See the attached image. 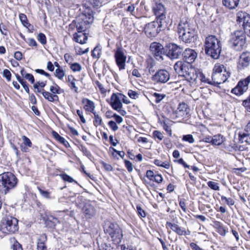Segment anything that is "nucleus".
Returning a JSON list of instances; mask_svg holds the SVG:
<instances>
[{"mask_svg": "<svg viewBox=\"0 0 250 250\" xmlns=\"http://www.w3.org/2000/svg\"><path fill=\"white\" fill-rule=\"evenodd\" d=\"M178 33L180 39L186 43L194 42L197 36L196 26L186 18L181 20L178 26Z\"/></svg>", "mask_w": 250, "mask_h": 250, "instance_id": "obj_1", "label": "nucleus"}, {"mask_svg": "<svg viewBox=\"0 0 250 250\" xmlns=\"http://www.w3.org/2000/svg\"><path fill=\"white\" fill-rule=\"evenodd\" d=\"M94 20L93 12L88 7L83 10L82 13L73 21L69 26L76 27L78 32H84L92 23Z\"/></svg>", "mask_w": 250, "mask_h": 250, "instance_id": "obj_2", "label": "nucleus"}, {"mask_svg": "<svg viewBox=\"0 0 250 250\" xmlns=\"http://www.w3.org/2000/svg\"><path fill=\"white\" fill-rule=\"evenodd\" d=\"M205 51L206 54L214 59L219 58L221 50V42L215 36H209L205 42Z\"/></svg>", "mask_w": 250, "mask_h": 250, "instance_id": "obj_3", "label": "nucleus"}, {"mask_svg": "<svg viewBox=\"0 0 250 250\" xmlns=\"http://www.w3.org/2000/svg\"><path fill=\"white\" fill-rule=\"evenodd\" d=\"M246 33L243 30H237L230 36L229 44L233 50L240 51L246 46Z\"/></svg>", "mask_w": 250, "mask_h": 250, "instance_id": "obj_4", "label": "nucleus"}, {"mask_svg": "<svg viewBox=\"0 0 250 250\" xmlns=\"http://www.w3.org/2000/svg\"><path fill=\"white\" fill-rule=\"evenodd\" d=\"M104 230L110 236L115 244L117 245L121 243L123 237V232L117 224L110 222L106 223Z\"/></svg>", "mask_w": 250, "mask_h": 250, "instance_id": "obj_5", "label": "nucleus"}, {"mask_svg": "<svg viewBox=\"0 0 250 250\" xmlns=\"http://www.w3.org/2000/svg\"><path fill=\"white\" fill-rule=\"evenodd\" d=\"M167 24L166 21L156 20L146 24L145 32L148 38L156 37L162 30L165 29Z\"/></svg>", "mask_w": 250, "mask_h": 250, "instance_id": "obj_6", "label": "nucleus"}, {"mask_svg": "<svg viewBox=\"0 0 250 250\" xmlns=\"http://www.w3.org/2000/svg\"><path fill=\"white\" fill-rule=\"evenodd\" d=\"M18 220L15 217L7 216L3 219L0 226V231L2 233H14L18 230Z\"/></svg>", "mask_w": 250, "mask_h": 250, "instance_id": "obj_7", "label": "nucleus"}, {"mask_svg": "<svg viewBox=\"0 0 250 250\" xmlns=\"http://www.w3.org/2000/svg\"><path fill=\"white\" fill-rule=\"evenodd\" d=\"M18 183L16 177L11 172H4L0 175V183L5 188V193L14 188Z\"/></svg>", "mask_w": 250, "mask_h": 250, "instance_id": "obj_8", "label": "nucleus"}, {"mask_svg": "<svg viewBox=\"0 0 250 250\" xmlns=\"http://www.w3.org/2000/svg\"><path fill=\"white\" fill-rule=\"evenodd\" d=\"M183 51V49L180 46L170 43L165 46L164 53L171 59H177L182 55Z\"/></svg>", "mask_w": 250, "mask_h": 250, "instance_id": "obj_9", "label": "nucleus"}, {"mask_svg": "<svg viewBox=\"0 0 250 250\" xmlns=\"http://www.w3.org/2000/svg\"><path fill=\"white\" fill-rule=\"evenodd\" d=\"M237 21L244 28V32L250 37V15L246 12L239 11L237 13Z\"/></svg>", "mask_w": 250, "mask_h": 250, "instance_id": "obj_10", "label": "nucleus"}, {"mask_svg": "<svg viewBox=\"0 0 250 250\" xmlns=\"http://www.w3.org/2000/svg\"><path fill=\"white\" fill-rule=\"evenodd\" d=\"M250 83V76H248L245 79L240 80L237 85L232 89L231 93L236 96H241L248 89V85Z\"/></svg>", "mask_w": 250, "mask_h": 250, "instance_id": "obj_11", "label": "nucleus"}, {"mask_svg": "<svg viewBox=\"0 0 250 250\" xmlns=\"http://www.w3.org/2000/svg\"><path fill=\"white\" fill-rule=\"evenodd\" d=\"M170 78L168 71L165 69L158 70L152 77V81L157 84L166 83Z\"/></svg>", "mask_w": 250, "mask_h": 250, "instance_id": "obj_12", "label": "nucleus"}, {"mask_svg": "<svg viewBox=\"0 0 250 250\" xmlns=\"http://www.w3.org/2000/svg\"><path fill=\"white\" fill-rule=\"evenodd\" d=\"M114 57L116 63L120 70L125 69L126 56L125 54L124 50L121 47L117 48L115 51Z\"/></svg>", "mask_w": 250, "mask_h": 250, "instance_id": "obj_13", "label": "nucleus"}, {"mask_svg": "<svg viewBox=\"0 0 250 250\" xmlns=\"http://www.w3.org/2000/svg\"><path fill=\"white\" fill-rule=\"evenodd\" d=\"M152 9L157 20L165 21L166 9L162 3L158 1H155L152 6Z\"/></svg>", "mask_w": 250, "mask_h": 250, "instance_id": "obj_14", "label": "nucleus"}, {"mask_svg": "<svg viewBox=\"0 0 250 250\" xmlns=\"http://www.w3.org/2000/svg\"><path fill=\"white\" fill-rule=\"evenodd\" d=\"M250 65V52H243L239 56L237 62V68L239 70L246 69Z\"/></svg>", "mask_w": 250, "mask_h": 250, "instance_id": "obj_15", "label": "nucleus"}, {"mask_svg": "<svg viewBox=\"0 0 250 250\" xmlns=\"http://www.w3.org/2000/svg\"><path fill=\"white\" fill-rule=\"evenodd\" d=\"M124 98L126 96L120 93H113L111 97V105L112 107L115 110H119L122 108L123 104L121 100L125 104H128V102L124 100Z\"/></svg>", "mask_w": 250, "mask_h": 250, "instance_id": "obj_16", "label": "nucleus"}, {"mask_svg": "<svg viewBox=\"0 0 250 250\" xmlns=\"http://www.w3.org/2000/svg\"><path fill=\"white\" fill-rule=\"evenodd\" d=\"M189 108L187 104L185 103H180L177 109L174 112L176 118L184 119L189 116Z\"/></svg>", "mask_w": 250, "mask_h": 250, "instance_id": "obj_17", "label": "nucleus"}, {"mask_svg": "<svg viewBox=\"0 0 250 250\" xmlns=\"http://www.w3.org/2000/svg\"><path fill=\"white\" fill-rule=\"evenodd\" d=\"M164 49L165 48L161 44L157 42H153L150 46V51L158 60L163 59L162 55L164 52Z\"/></svg>", "mask_w": 250, "mask_h": 250, "instance_id": "obj_18", "label": "nucleus"}, {"mask_svg": "<svg viewBox=\"0 0 250 250\" xmlns=\"http://www.w3.org/2000/svg\"><path fill=\"white\" fill-rule=\"evenodd\" d=\"M229 76L228 73H212L211 84L216 86L224 83Z\"/></svg>", "mask_w": 250, "mask_h": 250, "instance_id": "obj_19", "label": "nucleus"}, {"mask_svg": "<svg viewBox=\"0 0 250 250\" xmlns=\"http://www.w3.org/2000/svg\"><path fill=\"white\" fill-rule=\"evenodd\" d=\"M174 68L179 75L185 78L190 68L188 65L182 61L177 62L174 65Z\"/></svg>", "mask_w": 250, "mask_h": 250, "instance_id": "obj_20", "label": "nucleus"}, {"mask_svg": "<svg viewBox=\"0 0 250 250\" xmlns=\"http://www.w3.org/2000/svg\"><path fill=\"white\" fill-rule=\"evenodd\" d=\"M183 59L188 63L193 62L197 58V53L193 49L187 48L182 54Z\"/></svg>", "mask_w": 250, "mask_h": 250, "instance_id": "obj_21", "label": "nucleus"}, {"mask_svg": "<svg viewBox=\"0 0 250 250\" xmlns=\"http://www.w3.org/2000/svg\"><path fill=\"white\" fill-rule=\"evenodd\" d=\"M166 226L167 228H170L179 235H187L190 234L189 231L186 230L185 228H181L175 223L167 222Z\"/></svg>", "mask_w": 250, "mask_h": 250, "instance_id": "obj_22", "label": "nucleus"}, {"mask_svg": "<svg viewBox=\"0 0 250 250\" xmlns=\"http://www.w3.org/2000/svg\"><path fill=\"white\" fill-rule=\"evenodd\" d=\"M239 141L242 143L250 144V121L246 125L244 132L239 134Z\"/></svg>", "mask_w": 250, "mask_h": 250, "instance_id": "obj_23", "label": "nucleus"}, {"mask_svg": "<svg viewBox=\"0 0 250 250\" xmlns=\"http://www.w3.org/2000/svg\"><path fill=\"white\" fill-rule=\"evenodd\" d=\"M83 211L86 218H91L95 214V210L93 206L86 204L83 208Z\"/></svg>", "mask_w": 250, "mask_h": 250, "instance_id": "obj_24", "label": "nucleus"}, {"mask_svg": "<svg viewBox=\"0 0 250 250\" xmlns=\"http://www.w3.org/2000/svg\"><path fill=\"white\" fill-rule=\"evenodd\" d=\"M73 39L77 42L84 44L86 43L87 40V36L83 32H78V33H75L73 34Z\"/></svg>", "mask_w": 250, "mask_h": 250, "instance_id": "obj_25", "label": "nucleus"}, {"mask_svg": "<svg viewBox=\"0 0 250 250\" xmlns=\"http://www.w3.org/2000/svg\"><path fill=\"white\" fill-rule=\"evenodd\" d=\"M240 0H222L223 5L229 10L235 9L239 4Z\"/></svg>", "mask_w": 250, "mask_h": 250, "instance_id": "obj_26", "label": "nucleus"}, {"mask_svg": "<svg viewBox=\"0 0 250 250\" xmlns=\"http://www.w3.org/2000/svg\"><path fill=\"white\" fill-rule=\"evenodd\" d=\"M22 139L23 143L21 145V149L23 152H28L29 147H32V143L30 140L24 135L22 136Z\"/></svg>", "mask_w": 250, "mask_h": 250, "instance_id": "obj_27", "label": "nucleus"}, {"mask_svg": "<svg viewBox=\"0 0 250 250\" xmlns=\"http://www.w3.org/2000/svg\"><path fill=\"white\" fill-rule=\"evenodd\" d=\"M46 240V236L45 234H43L40 235V237L38 239V250H47V248L45 244Z\"/></svg>", "mask_w": 250, "mask_h": 250, "instance_id": "obj_28", "label": "nucleus"}, {"mask_svg": "<svg viewBox=\"0 0 250 250\" xmlns=\"http://www.w3.org/2000/svg\"><path fill=\"white\" fill-rule=\"evenodd\" d=\"M197 71L192 68H190L187 72L185 78L188 82L193 83L194 80L196 79Z\"/></svg>", "mask_w": 250, "mask_h": 250, "instance_id": "obj_29", "label": "nucleus"}, {"mask_svg": "<svg viewBox=\"0 0 250 250\" xmlns=\"http://www.w3.org/2000/svg\"><path fill=\"white\" fill-rule=\"evenodd\" d=\"M42 94L43 97L49 102H54L59 100V97L56 94H53L44 89H42Z\"/></svg>", "mask_w": 250, "mask_h": 250, "instance_id": "obj_30", "label": "nucleus"}, {"mask_svg": "<svg viewBox=\"0 0 250 250\" xmlns=\"http://www.w3.org/2000/svg\"><path fill=\"white\" fill-rule=\"evenodd\" d=\"M82 102L83 104H85L84 108L86 111L92 112L93 113H94L95 105L92 101L87 99H83Z\"/></svg>", "mask_w": 250, "mask_h": 250, "instance_id": "obj_31", "label": "nucleus"}, {"mask_svg": "<svg viewBox=\"0 0 250 250\" xmlns=\"http://www.w3.org/2000/svg\"><path fill=\"white\" fill-rule=\"evenodd\" d=\"M225 141V138L221 134H217L212 137V145L219 146Z\"/></svg>", "mask_w": 250, "mask_h": 250, "instance_id": "obj_32", "label": "nucleus"}, {"mask_svg": "<svg viewBox=\"0 0 250 250\" xmlns=\"http://www.w3.org/2000/svg\"><path fill=\"white\" fill-rule=\"evenodd\" d=\"M52 135L55 139L58 141L60 143L63 144L65 147L70 146L69 143L62 137L57 132L53 131Z\"/></svg>", "mask_w": 250, "mask_h": 250, "instance_id": "obj_33", "label": "nucleus"}, {"mask_svg": "<svg viewBox=\"0 0 250 250\" xmlns=\"http://www.w3.org/2000/svg\"><path fill=\"white\" fill-rule=\"evenodd\" d=\"M214 227L217 229V232L222 236H225L227 233V230L223 227L222 224L219 221L214 222Z\"/></svg>", "mask_w": 250, "mask_h": 250, "instance_id": "obj_34", "label": "nucleus"}, {"mask_svg": "<svg viewBox=\"0 0 250 250\" xmlns=\"http://www.w3.org/2000/svg\"><path fill=\"white\" fill-rule=\"evenodd\" d=\"M86 2L87 3L88 7L91 9L89 5L93 8H98L102 6V2L100 0H85ZM88 7H85L87 8Z\"/></svg>", "mask_w": 250, "mask_h": 250, "instance_id": "obj_35", "label": "nucleus"}, {"mask_svg": "<svg viewBox=\"0 0 250 250\" xmlns=\"http://www.w3.org/2000/svg\"><path fill=\"white\" fill-rule=\"evenodd\" d=\"M223 70H224V73H227L224 65L217 63L213 67L212 73H222Z\"/></svg>", "mask_w": 250, "mask_h": 250, "instance_id": "obj_36", "label": "nucleus"}, {"mask_svg": "<svg viewBox=\"0 0 250 250\" xmlns=\"http://www.w3.org/2000/svg\"><path fill=\"white\" fill-rule=\"evenodd\" d=\"M19 18L22 25L24 27L28 28L31 25V24L28 21L26 16L24 14H20Z\"/></svg>", "mask_w": 250, "mask_h": 250, "instance_id": "obj_37", "label": "nucleus"}, {"mask_svg": "<svg viewBox=\"0 0 250 250\" xmlns=\"http://www.w3.org/2000/svg\"><path fill=\"white\" fill-rule=\"evenodd\" d=\"M154 163L157 166L161 167L167 169H168L170 167V165L168 162H163L162 161L158 159L155 160Z\"/></svg>", "mask_w": 250, "mask_h": 250, "instance_id": "obj_38", "label": "nucleus"}, {"mask_svg": "<svg viewBox=\"0 0 250 250\" xmlns=\"http://www.w3.org/2000/svg\"><path fill=\"white\" fill-rule=\"evenodd\" d=\"M101 52V48L99 46H97L92 51V56L93 58L98 59L100 57Z\"/></svg>", "mask_w": 250, "mask_h": 250, "instance_id": "obj_39", "label": "nucleus"}, {"mask_svg": "<svg viewBox=\"0 0 250 250\" xmlns=\"http://www.w3.org/2000/svg\"><path fill=\"white\" fill-rule=\"evenodd\" d=\"M152 96L155 98V102L157 104L159 103L166 97L165 94L158 93L156 92L153 93Z\"/></svg>", "mask_w": 250, "mask_h": 250, "instance_id": "obj_40", "label": "nucleus"}, {"mask_svg": "<svg viewBox=\"0 0 250 250\" xmlns=\"http://www.w3.org/2000/svg\"><path fill=\"white\" fill-rule=\"evenodd\" d=\"M55 76L60 80H62L65 76V72L62 68H57L55 72Z\"/></svg>", "mask_w": 250, "mask_h": 250, "instance_id": "obj_41", "label": "nucleus"}, {"mask_svg": "<svg viewBox=\"0 0 250 250\" xmlns=\"http://www.w3.org/2000/svg\"><path fill=\"white\" fill-rule=\"evenodd\" d=\"M61 90V88L56 83H54V85H52L50 87V91L53 94H60Z\"/></svg>", "mask_w": 250, "mask_h": 250, "instance_id": "obj_42", "label": "nucleus"}, {"mask_svg": "<svg viewBox=\"0 0 250 250\" xmlns=\"http://www.w3.org/2000/svg\"><path fill=\"white\" fill-rule=\"evenodd\" d=\"M70 67L73 72H79L82 69V66L77 62L72 63Z\"/></svg>", "mask_w": 250, "mask_h": 250, "instance_id": "obj_43", "label": "nucleus"}, {"mask_svg": "<svg viewBox=\"0 0 250 250\" xmlns=\"http://www.w3.org/2000/svg\"><path fill=\"white\" fill-rule=\"evenodd\" d=\"M208 186L212 189L214 190H219L220 187L219 184L213 181H208L207 183Z\"/></svg>", "mask_w": 250, "mask_h": 250, "instance_id": "obj_44", "label": "nucleus"}, {"mask_svg": "<svg viewBox=\"0 0 250 250\" xmlns=\"http://www.w3.org/2000/svg\"><path fill=\"white\" fill-rule=\"evenodd\" d=\"M182 140L185 142H188L190 144H193L195 142V140L191 134L185 135L183 136Z\"/></svg>", "mask_w": 250, "mask_h": 250, "instance_id": "obj_45", "label": "nucleus"}, {"mask_svg": "<svg viewBox=\"0 0 250 250\" xmlns=\"http://www.w3.org/2000/svg\"><path fill=\"white\" fill-rule=\"evenodd\" d=\"M153 136L155 140L158 139L159 141H162L164 138L163 133L158 130H154L153 132Z\"/></svg>", "mask_w": 250, "mask_h": 250, "instance_id": "obj_46", "label": "nucleus"}, {"mask_svg": "<svg viewBox=\"0 0 250 250\" xmlns=\"http://www.w3.org/2000/svg\"><path fill=\"white\" fill-rule=\"evenodd\" d=\"M38 189L42 197L47 199L51 198L50 193L49 191L44 190L40 187H38Z\"/></svg>", "mask_w": 250, "mask_h": 250, "instance_id": "obj_47", "label": "nucleus"}, {"mask_svg": "<svg viewBox=\"0 0 250 250\" xmlns=\"http://www.w3.org/2000/svg\"><path fill=\"white\" fill-rule=\"evenodd\" d=\"M199 78H200L201 83H204L211 84V81L206 78L205 75L201 72H199Z\"/></svg>", "mask_w": 250, "mask_h": 250, "instance_id": "obj_48", "label": "nucleus"}, {"mask_svg": "<svg viewBox=\"0 0 250 250\" xmlns=\"http://www.w3.org/2000/svg\"><path fill=\"white\" fill-rule=\"evenodd\" d=\"M93 114L94 115V125L96 126L98 125H101L103 122L102 118L95 112Z\"/></svg>", "mask_w": 250, "mask_h": 250, "instance_id": "obj_49", "label": "nucleus"}, {"mask_svg": "<svg viewBox=\"0 0 250 250\" xmlns=\"http://www.w3.org/2000/svg\"><path fill=\"white\" fill-rule=\"evenodd\" d=\"M222 201H225L226 204L229 206H232L234 204V201L231 198H227L225 196H221Z\"/></svg>", "mask_w": 250, "mask_h": 250, "instance_id": "obj_50", "label": "nucleus"}, {"mask_svg": "<svg viewBox=\"0 0 250 250\" xmlns=\"http://www.w3.org/2000/svg\"><path fill=\"white\" fill-rule=\"evenodd\" d=\"M129 97L133 99H136L139 98V94L138 92L132 90H129L127 93Z\"/></svg>", "mask_w": 250, "mask_h": 250, "instance_id": "obj_51", "label": "nucleus"}, {"mask_svg": "<svg viewBox=\"0 0 250 250\" xmlns=\"http://www.w3.org/2000/svg\"><path fill=\"white\" fill-rule=\"evenodd\" d=\"M243 105L246 110L250 112V95L243 102Z\"/></svg>", "mask_w": 250, "mask_h": 250, "instance_id": "obj_52", "label": "nucleus"}, {"mask_svg": "<svg viewBox=\"0 0 250 250\" xmlns=\"http://www.w3.org/2000/svg\"><path fill=\"white\" fill-rule=\"evenodd\" d=\"M38 40L43 45L46 43V38L45 35L43 33H40L38 36Z\"/></svg>", "mask_w": 250, "mask_h": 250, "instance_id": "obj_53", "label": "nucleus"}, {"mask_svg": "<svg viewBox=\"0 0 250 250\" xmlns=\"http://www.w3.org/2000/svg\"><path fill=\"white\" fill-rule=\"evenodd\" d=\"M75 49L77 54L79 55H83V54H85L89 51L88 48H87L84 50H83L82 49V48H81V47H80L79 46H76L75 47Z\"/></svg>", "mask_w": 250, "mask_h": 250, "instance_id": "obj_54", "label": "nucleus"}, {"mask_svg": "<svg viewBox=\"0 0 250 250\" xmlns=\"http://www.w3.org/2000/svg\"><path fill=\"white\" fill-rule=\"evenodd\" d=\"M64 58L65 62L69 65H70L73 62L74 59H73V57L71 56V55H70L68 53H66L64 55Z\"/></svg>", "mask_w": 250, "mask_h": 250, "instance_id": "obj_55", "label": "nucleus"}, {"mask_svg": "<svg viewBox=\"0 0 250 250\" xmlns=\"http://www.w3.org/2000/svg\"><path fill=\"white\" fill-rule=\"evenodd\" d=\"M3 76L5 78L7 81L9 82L11 81V73L10 71L8 69H4L3 71Z\"/></svg>", "mask_w": 250, "mask_h": 250, "instance_id": "obj_56", "label": "nucleus"}, {"mask_svg": "<svg viewBox=\"0 0 250 250\" xmlns=\"http://www.w3.org/2000/svg\"><path fill=\"white\" fill-rule=\"evenodd\" d=\"M61 177L63 179V180L64 181H67L69 183H72L74 181V180L71 177L66 174H62L61 175Z\"/></svg>", "mask_w": 250, "mask_h": 250, "instance_id": "obj_57", "label": "nucleus"}, {"mask_svg": "<svg viewBox=\"0 0 250 250\" xmlns=\"http://www.w3.org/2000/svg\"><path fill=\"white\" fill-rule=\"evenodd\" d=\"M108 125L110 128L114 131H116L118 129V126L116 123L113 121H110L108 123Z\"/></svg>", "mask_w": 250, "mask_h": 250, "instance_id": "obj_58", "label": "nucleus"}, {"mask_svg": "<svg viewBox=\"0 0 250 250\" xmlns=\"http://www.w3.org/2000/svg\"><path fill=\"white\" fill-rule=\"evenodd\" d=\"M125 164L126 168H127L128 172H131L133 170V166L129 161L125 160Z\"/></svg>", "mask_w": 250, "mask_h": 250, "instance_id": "obj_59", "label": "nucleus"}, {"mask_svg": "<svg viewBox=\"0 0 250 250\" xmlns=\"http://www.w3.org/2000/svg\"><path fill=\"white\" fill-rule=\"evenodd\" d=\"M101 164L102 165L103 167H104L105 170L107 171H111L113 169V167L111 166V165L109 164L106 163L104 162H102Z\"/></svg>", "mask_w": 250, "mask_h": 250, "instance_id": "obj_60", "label": "nucleus"}, {"mask_svg": "<svg viewBox=\"0 0 250 250\" xmlns=\"http://www.w3.org/2000/svg\"><path fill=\"white\" fill-rule=\"evenodd\" d=\"M0 31L4 35H7L8 32L7 27L3 24H0Z\"/></svg>", "mask_w": 250, "mask_h": 250, "instance_id": "obj_61", "label": "nucleus"}, {"mask_svg": "<svg viewBox=\"0 0 250 250\" xmlns=\"http://www.w3.org/2000/svg\"><path fill=\"white\" fill-rule=\"evenodd\" d=\"M137 210L139 216L142 217H145L146 215L144 210L139 206H137Z\"/></svg>", "mask_w": 250, "mask_h": 250, "instance_id": "obj_62", "label": "nucleus"}, {"mask_svg": "<svg viewBox=\"0 0 250 250\" xmlns=\"http://www.w3.org/2000/svg\"><path fill=\"white\" fill-rule=\"evenodd\" d=\"M154 176V172L152 170H148L146 171V176L150 180H153Z\"/></svg>", "mask_w": 250, "mask_h": 250, "instance_id": "obj_63", "label": "nucleus"}, {"mask_svg": "<svg viewBox=\"0 0 250 250\" xmlns=\"http://www.w3.org/2000/svg\"><path fill=\"white\" fill-rule=\"evenodd\" d=\"M13 250H23L21 245L16 242L13 245Z\"/></svg>", "mask_w": 250, "mask_h": 250, "instance_id": "obj_64", "label": "nucleus"}]
</instances>
